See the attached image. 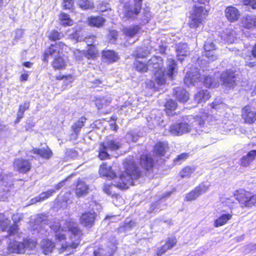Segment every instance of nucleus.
<instances>
[{
  "label": "nucleus",
  "instance_id": "09e8293b",
  "mask_svg": "<svg viewBox=\"0 0 256 256\" xmlns=\"http://www.w3.org/2000/svg\"><path fill=\"white\" fill-rule=\"evenodd\" d=\"M94 256H111L112 252L102 248H99L94 252Z\"/></svg>",
  "mask_w": 256,
  "mask_h": 256
},
{
  "label": "nucleus",
  "instance_id": "72a5a7b5",
  "mask_svg": "<svg viewBox=\"0 0 256 256\" xmlns=\"http://www.w3.org/2000/svg\"><path fill=\"white\" fill-rule=\"evenodd\" d=\"M62 55V54L54 58V60L52 63V66L54 69L59 70L65 67L66 65V62Z\"/></svg>",
  "mask_w": 256,
  "mask_h": 256
},
{
  "label": "nucleus",
  "instance_id": "f03ea898",
  "mask_svg": "<svg viewBox=\"0 0 256 256\" xmlns=\"http://www.w3.org/2000/svg\"><path fill=\"white\" fill-rule=\"evenodd\" d=\"M163 60L160 56H154L148 62L149 70L154 72V80L158 85L161 86L166 82L168 77L170 80L174 79L178 72V67L176 62L172 58H168L166 62V68L162 70Z\"/></svg>",
  "mask_w": 256,
  "mask_h": 256
},
{
  "label": "nucleus",
  "instance_id": "e433bc0d",
  "mask_svg": "<svg viewBox=\"0 0 256 256\" xmlns=\"http://www.w3.org/2000/svg\"><path fill=\"white\" fill-rule=\"evenodd\" d=\"M238 190H236V192L234 193V198H226L224 199L222 201V204L226 206H228L230 209H232L235 208L238 204V203L236 200H238H238L236 199V196H235V194L236 193Z\"/></svg>",
  "mask_w": 256,
  "mask_h": 256
},
{
  "label": "nucleus",
  "instance_id": "4468645a",
  "mask_svg": "<svg viewBox=\"0 0 256 256\" xmlns=\"http://www.w3.org/2000/svg\"><path fill=\"white\" fill-rule=\"evenodd\" d=\"M204 56L208 58L209 62H212L218 58L214 50L216 49L215 44L210 41H206L204 46Z\"/></svg>",
  "mask_w": 256,
  "mask_h": 256
},
{
  "label": "nucleus",
  "instance_id": "a19ab883",
  "mask_svg": "<svg viewBox=\"0 0 256 256\" xmlns=\"http://www.w3.org/2000/svg\"><path fill=\"white\" fill-rule=\"evenodd\" d=\"M195 171L194 168L186 166L179 173L180 176L182 178H188L192 176V174Z\"/></svg>",
  "mask_w": 256,
  "mask_h": 256
},
{
  "label": "nucleus",
  "instance_id": "a211bd4d",
  "mask_svg": "<svg viewBox=\"0 0 256 256\" xmlns=\"http://www.w3.org/2000/svg\"><path fill=\"white\" fill-rule=\"evenodd\" d=\"M14 166L20 172H26L31 168V164L28 160L18 159L14 162Z\"/></svg>",
  "mask_w": 256,
  "mask_h": 256
},
{
  "label": "nucleus",
  "instance_id": "2f4dec72",
  "mask_svg": "<svg viewBox=\"0 0 256 256\" xmlns=\"http://www.w3.org/2000/svg\"><path fill=\"white\" fill-rule=\"evenodd\" d=\"M192 2L194 3L192 10L196 7L202 8V10H206V14H208L210 10L208 0H192Z\"/></svg>",
  "mask_w": 256,
  "mask_h": 256
},
{
  "label": "nucleus",
  "instance_id": "79ce46f5",
  "mask_svg": "<svg viewBox=\"0 0 256 256\" xmlns=\"http://www.w3.org/2000/svg\"><path fill=\"white\" fill-rule=\"evenodd\" d=\"M140 28L138 26H134L126 28L123 30L126 36L133 38L138 32Z\"/></svg>",
  "mask_w": 256,
  "mask_h": 256
},
{
  "label": "nucleus",
  "instance_id": "0e129e2a",
  "mask_svg": "<svg viewBox=\"0 0 256 256\" xmlns=\"http://www.w3.org/2000/svg\"><path fill=\"white\" fill-rule=\"evenodd\" d=\"M222 103L220 98H216L211 104L210 106L212 108L216 109L218 108V106Z\"/></svg>",
  "mask_w": 256,
  "mask_h": 256
},
{
  "label": "nucleus",
  "instance_id": "864d4df0",
  "mask_svg": "<svg viewBox=\"0 0 256 256\" xmlns=\"http://www.w3.org/2000/svg\"><path fill=\"white\" fill-rule=\"evenodd\" d=\"M143 16L142 18V22L144 24H146L148 22L150 18L151 14L150 12V9L148 8H146L142 12Z\"/></svg>",
  "mask_w": 256,
  "mask_h": 256
},
{
  "label": "nucleus",
  "instance_id": "c9c22d12",
  "mask_svg": "<svg viewBox=\"0 0 256 256\" xmlns=\"http://www.w3.org/2000/svg\"><path fill=\"white\" fill-rule=\"evenodd\" d=\"M105 20L102 16H94L88 18L89 24L98 28L104 25Z\"/></svg>",
  "mask_w": 256,
  "mask_h": 256
},
{
  "label": "nucleus",
  "instance_id": "7c9ffc66",
  "mask_svg": "<svg viewBox=\"0 0 256 256\" xmlns=\"http://www.w3.org/2000/svg\"><path fill=\"white\" fill-rule=\"evenodd\" d=\"M201 80L202 79L200 78ZM203 82L206 86L208 88H215L218 86V78H212L210 76H206L203 78Z\"/></svg>",
  "mask_w": 256,
  "mask_h": 256
},
{
  "label": "nucleus",
  "instance_id": "680f3d73",
  "mask_svg": "<svg viewBox=\"0 0 256 256\" xmlns=\"http://www.w3.org/2000/svg\"><path fill=\"white\" fill-rule=\"evenodd\" d=\"M188 156V154L186 153H183L178 156L174 160V162H180L182 160H186Z\"/></svg>",
  "mask_w": 256,
  "mask_h": 256
},
{
  "label": "nucleus",
  "instance_id": "39448f33",
  "mask_svg": "<svg viewBox=\"0 0 256 256\" xmlns=\"http://www.w3.org/2000/svg\"><path fill=\"white\" fill-rule=\"evenodd\" d=\"M36 244V242L31 239L24 240L22 242L13 241L9 244L8 250L10 253L24 254L26 250H33Z\"/></svg>",
  "mask_w": 256,
  "mask_h": 256
},
{
  "label": "nucleus",
  "instance_id": "f3484780",
  "mask_svg": "<svg viewBox=\"0 0 256 256\" xmlns=\"http://www.w3.org/2000/svg\"><path fill=\"white\" fill-rule=\"evenodd\" d=\"M176 242L177 240L176 238L172 237L169 238L164 245L158 248L156 256H162V255L164 254L168 250L174 247Z\"/></svg>",
  "mask_w": 256,
  "mask_h": 256
},
{
  "label": "nucleus",
  "instance_id": "ea45409f",
  "mask_svg": "<svg viewBox=\"0 0 256 256\" xmlns=\"http://www.w3.org/2000/svg\"><path fill=\"white\" fill-rule=\"evenodd\" d=\"M60 18L62 26H70L73 24L72 20L70 18L69 15L66 14L61 13L60 16Z\"/></svg>",
  "mask_w": 256,
  "mask_h": 256
},
{
  "label": "nucleus",
  "instance_id": "e2e57ef3",
  "mask_svg": "<svg viewBox=\"0 0 256 256\" xmlns=\"http://www.w3.org/2000/svg\"><path fill=\"white\" fill-rule=\"evenodd\" d=\"M246 5H250L252 8L256 9V0H244Z\"/></svg>",
  "mask_w": 256,
  "mask_h": 256
},
{
  "label": "nucleus",
  "instance_id": "338daca9",
  "mask_svg": "<svg viewBox=\"0 0 256 256\" xmlns=\"http://www.w3.org/2000/svg\"><path fill=\"white\" fill-rule=\"evenodd\" d=\"M84 54V52L80 51L78 50H76L74 52V55L76 58L78 60H80Z\"/></svg>",
  "mask_w": 256,
  "mask_h": 256
},
{
  "label": "nucleus",
  "instance_id": "473e14b6",
  "mask_svg": "<svg viewBox=\"0 0 256 256\" xmlns=\"http://www.w3.org/2000/svg\"><path fill=\"white\" fill-rule=\"evenodd\" d=\"M154 114H152L149 119H148V126L150 128H152L156 126L160 125V122H163L160 114H159V116L155 117L154 116Z\"/></svg>",
  "mask_w": 256,
  "mask_h": 256
},
{
  "label": "nucleus",
  "instance_id": "9d476101",
  "mask_svg": "<svg viewBox=\"0 0 256 256\" xmlns=\"http://www.w3.org/2000/svg\"><path fill=\"white\" fill-rule=\"evenodd\" d=\"M236 74L233 71L227 70L223 72L220 80L222 82V85L226 89L233 88L236 85Z\"/></svg>",
  "mask_w": 256,
  "mask_h": 256
},
{
  "label": "nucleus",
  "instance_id": "603ef678",
  "mask_svg": "<svg viewBox=\"0 0 256 256\" xmlns=\"http://www.w3.org/2000/svg\"><path fill=\"white\" fill-rule=\"evenodd\" d=\"M176 106L177 103L172 100H168L165 104V108L167 110H174Z\"/></svg>",
  "mask_w": 256,
  "mask_h": 256
},
{
  "label": "nucleus",
  "instance_id": "f704fd0d",
  "mask_svg": "<svg viewBox=\"0 0 256 256\" xmlns=\"http://www.w3.org/2000/svg\"><path fill=\"white\" fill-rule=\"evenodd\" d=\"M168 148V146L167 142H159L155 146L154 151L158 154L164 156Z\"/></svg>",
  "mask_w": 256,
  "mask_h": 256
},
{
  "label": "nucleus",
  "instance_id": "de8ad7c7",
  "mask_svg": "<svg viewBox=\"0 0 256 256\" xmlns=\"http://www.w3.org/2000/svg\"><path fill=\"white\" fill-rule=\"evenodd\" d=\"M86 57L88 58H92L96 56L98 51L94 46H89L86 52L84 54Z\"/></svg>",
  "mask_w": 256,
  "mask_h": 256
},
{
  "label": "nucleus",
  "instance_id": "ddd939ff",
  "mask_svg": "<svg viewBox=\"0 0 256 256\" xmlns=\"http://www.w3.org/2000/svg\"><path fill=\"white\" fill-rule=\"evenodd\" d=\"M97 216L94 212H87L84 213L80 218V222L84 226L90 228L94 226Z\"/></svg>",
  "mask_w": 256,
  "mask_h": 256
},
{
  "label": "nucleus",
  "instance_id": "c756f323",
  "mask_svg": "<svg viewBox=\"0 0 256 256\" xmlns=\"http://www.w3.org/2000/svg\"><path fill=\"white\" fill-rule=\"evenodd\" d=\"M176 52L177 56H184L190 54V50L188 46L185 43H180L176 46Z\"/></svg>",
  "mask_w": 256,
  "mask_h": 256
},
{
  "label": "nucleus",
  "instance_id": "f257e3e1",
  "mask_svg": "<svg viewBox=\"0 0 256 256\" xmlns=\"http://www.w3.org/2000/svg\"><path fill=\"white\" fill-rule=\"evenodd\" d=\"M55 236V243L50 240H44L41 242L42 252L50 254L54 248L58 253L70 254L79 245L82 232L78 224L73 222L54 220L49 224Z\"/></svg>",
  "mask_w": 256,
  "mask_h": 256
},
{
  "label": "nucleus",
  "instance_id": "7ed1b4c3",
  "mask_svg": "<svg viewBox=\"0 0 256 256\" xmlns=\"http://www.w3.org/2000/svg\"><path fill=\"white\" fill-rule=\"evenodd\" d=\"M124 164L126 170L120 174V181L116 184L104 186V190L108 195H114L112 191L115 186L121 189L128 188L130 186L134 184L133 180L137 179L141 176L140 170L134 160L126 159Z\"/></svg>",
  "mask_w": 256,
  "mask_h": 256
},
{
  "label": "nucleus",
  "instance_id": "58836bf2",
  "mask_svg": "<svg viewBox=\"0 0 256 256\" xmlns=\"http://www.w3.org/2000/svg\"><path fill=\"white\" fill-rule=\"evenodd\" d=\"M77 4L82 10H87L94 8L93 2L90 0H78Z\"/></svg>",
  "mask_w": 256,
  "mask_h": 256
},
{
  "label": "nucleus",
  "instance_id": "6e6d98bb",
  "mask_svg": "<svg viewBox=\"0 0 256 256\" xmlns=\"http://www.w3.org/2000/svg\"><path fill=\"white\" fill-rule=\"evenodd\" d=\"M96 37L94 36H91L88 37H86L84 40L85 42L88 46H94V43L95 42Z\"/></svg>",
  "mask_w": 256,
  "mask_h": 256
},
{
  "label": "nucleus",
  "instance_id": "bf43d9fd",
  "mask_svg": "<svg viewBox=\"0 0 256 256\" xmlns=\"http://www.w3.org/2000/svg\"><path fill=\"white\" fill-rule=\"evenodd\" d=\"M18 230V226L16 224H14V225L11 226H9L8 228V232L10 234H14L17 232Z\"/></svg>",
  "mask_w": 256,
  "mask_h": 256
},
{
  "label": "nucleus",
  "instance_id": "412c9836",
  "mask_svg": "<svg viewBox=\"0 0 256 256\" xmlns=\"http://www.w3.org/2000/svg\"><path fill=\"white\" fill-rule=\"evenodd\" d=\"M256 156V150L250 151L240 160V164L242 166H248L251 164Z\"/></svg>",
  "mask_w": 256,
  "mask_h": 256
},
{
  "label": "nucleus",
  "instance_id": "052dcab7",
  "mask_svg": "<svg viewBox=\"0 0 256 256\" xmlns=\"http://www.w3.org/2000/svg\"><path fill=\"white\" fill-rule=\"evenodd\" d=\"M30 107V102H24V104H22L20 105L19 106V110L22 111L23 112H24L28 110Z\"/></svg>",
  "mask_w": 256,
  "mask_h": 256
},
{
  "label": "nucleus",
  "instance_id": "20e7f679",
  "mask_svg": "<svg viewBox=\"0 0 256 256\" xmlns=\"http://www.w3.org/2000/svg\"><path fill=\"white\" fill-rule=\"evenodd\" d=\"M200 118H194L192 116H186L180 122L172 124L170 127L169 132L174 136H178L184 134L189 132L197 124L202 126L204 124V121L200 120Z\"/></svg>",
  "mask_w": 256,
  "mask_h": 256
},
{
  "label": "nucleus",
  "instance_id": "c85d7f7f",
  "mask_svg": "<svg viewBox=\"0 0 256 256\" xmlns=\"http://www.w3.org/2000/svg\"><path fill=\"white\" fill-rule=\"evenodd\" d=\"M140 163L142 167L148 170L153 166V160L151 156L148 154H143L140 158Z\"/></svg>",
  "mask_w": 256,
  "mask_h": 256
},
{
  "label": "nucleus",
  "instance_id": "0eeeda50",
  "mask_svg": "<svg viewBox=\"0 0 256 256\" xmlns=\"http://www.w3.org/2000/svg\"><path fill=\"white\" fill-rule=\"evenodd\" d=\"M132 4L126 2L124 7V14L128 18H134L140 12L142 6V0H133Z\"/></svg>",
  "mask_w": 256,
  "mask_h": 256
},
{
  "label": "nucleus",
  "instance_id": "aec40b11",
  "mask_svg": "<svg viewBox=\"0 0 256 256\" xmlns=\"http://www.w3.org/2000/svg\"><path fill=\"white\" fill-rule=\"evenodd\" d=\"M100 174L102 176H106L108 179H112L116 177L115 172L112 170L110 166L103 163L99 170Z\"/></svg>",
  "mask_w": 256,
  "mask_h": 256
},
{
  "label": "nucleus",
  "instance_id": "b1692460",
  "mask_svg": "<svg viewBox=\"0 0 256 256\" xmlns=\"http://www.w3.org/2000/svg\"><path fill=\"white\" fill-rule=\"evenodd\" d=\"M88 186L83 181L79 180L78 182L76 188V194L78 197L86 195L88 192Z\"/></svg>",
  "mask_w": 256,
  "mask_h": 256
},
{
  "label": "nucleus",
  "instance_id": "5fc2aeb1",
  "mask_svg": "<svg viewBox=\"0 0 256 256\" xmlns=\"http://www.w3.org/2000/svg\"><path fill=\"white\" fill-rule=\"evenodd\" d=\"M102 146V148H100V152H99V154H98L99 158L101 160H104L106 158H109L110 156L107 152V151L108 150H107L106 148L104 149L103 148V146Z\"/></svg>",
  "mask_w": 256,
  "mask_h": 256
},
{
  "label": "nucleus",
  "instance_id": "4c0bfd02",
  "mask_svg": "<svg viewBox=\"0 0 256 256\" xmlns=\"http://www.w3.org/2000/svg\"><path fill=\"white\" fill-rule=\"evenodd\" d=\"M198 76H194L192 72H189L186 73L184 82L188 86H194L198 79Z\"/></svg>",
  "mask_w": 256,
  "mask_h": 256
},
{
  "label": "nucleus",
  "instance_id": "9b49d317",
  "mask_svg": "<svg viewBox=\"0 0 256 256\" xmlns=\"http://www.w3.org/2000/svg\"><path fill=\"white\" fill-rule=\"evenodd\" d=\"M242 116L246 123L254 122L256 120V109L252 106H245L242 109Z\"/></svg>",
  "mask_w": 256,
  "mask_h": 256
},
{
  "label": "nucleus",
  "instance_id": "13d9d810",
  "mask_svg": "<svg viewBox=\"0 0 256 256\" xmlns=\"http://www.w3.org/2000/svg\"><path fill=\"white\" fill-rule=\"evenodd\" d=\"M74 4L73 0H64L63 6L65 9H70Z\"/></svg>",
  "mask_w": 256,
  "mask_h": 256
},
{
  "label": "nucleus",
  "instance_id": "774afa93",
  "mask_svg": "<svg viewBox=\"0 0 256 256\" xmlns=\"http://www.w3.org/2000/svg\"><path fill=\"white\" fill-rule=\"evenodd\" d=\"M23 35V32L22 30H17L16 31V36L14 37V38L16 40H20V38H22Z\"/></svg>",
  "mask_w": 256,
  "mask_h": 256
},
{
  "label": "nucleus",
  "instance_id": "bb28decb",
  "mask_svg": "<svg viewBox=\"0 0 256 256\" xmlns=\"http://www.w3.org/2000/svg\"><path fill=\"white\" fill-rule=\"evenodd\" d=\"M232 214H223L214 221V226L215 228H218L226 224L232 218Z\"/></svg>",
  "mask_w": 256,
  "mask_h": 256
},
{
  "label": "nucleus",
  "instance_id": "393cba45",
  "mask_svg": "<svg viewBox=\"0 0 256 256\" xmlns=\"http://www.w3.org/2000/svg\"><path fill=\"white\" fill-rule=\"evenodd\" d=\"M210 97V92L206 90H200L194 96V100L197 103H202Z\"/></svg>",
  "mask_w": 256,
  "mask_h": 256
},
{
  "label": "nucleus",
  "instance_id": "49530a36",
  "mask_svg": "<svg viewBox=\"0 0 256 256\" xmlns=\"http://www.w3.org/2000/svg\"><path fill=\"white\" fill-rule=\"evenodd\" d=\"M10 221L8 218H4L2 214H0V228L2 230H6L8 228Z\"/></svg>",
  "mask_w": 256,
  "mask_h": 256
},
{
  "label": "nucleus",
  "instance_id": "423d86ee",
  "mask_svg": "<svg viewBox=\"0 0 256 256\" xmlns=\"http://www.w3.org/2000/svg\"><path fill=\"white\" fill-rule=\"evenodd\" d=\"M203 10L202 8L198 7L192 10L188 24L190 28H196L202 24L203 19L208 14H206V10Z\"/></svg>",
  "mask_w": 256,
  "mask_h": 256
},
{
  "label": "nucleus",
  "instance_id": "c03bdc74",
  "mask_svg": "<svg viewBox=\"0 0 256 256\" xmlns=\"http://www.w3.org/2000/svg\"><path fill=\"white\" fill-rule=\"evenodd\" d=\"M64 36V34L63 33L58 32L56 30H52L48 35V39L51 41L60 40Z\"/></svg>",
  "mask_w": 256,
  "mask_h": 256
},
{
  "label": "nucleus",
  "instance_id": "2eb2a0df",
  "mask_svg": "<svg viewBox=\"0 0 256 256\" xmlns=\"http://www.w3.org/2000/svg\"><path fill=\"white\" fill-rule=\"evenodd\" d=\"M224 14L228 20L230 22L237 21L240 16V12L238 9L232 6L226 8Z\"/></svg>",
  "mask_w": 256,
  "mask_h": 256
},
{
  "label": "nucleus",
  "instance_id": "dca6fc26",
  "mask_svg": "<svg viewBox=\"0 0 256 256\" xmlns=\"http://www.w3.org/2000/svg\"><path fill=\"white\" fill-rule=\"evenodd\" d=\"M241 24L243 28L248 30L256 28V16L248 14L242 16Z\"/></svg>",
  "mask_w": 256,
  "mask_h": 256
},
{
  "label": "nucleus",
  "instance_id": "a18cd8bd",
  "mask_svg": "<svg viewBox=\"0 0 256 256\" xmlns=\"http://www.w3.org/2000/svg\"><path fill=\"white\" fill-rule=\"evenodd\" d=\"M136 70L140 72H146L148 70H149L148 66V62L146 64L142 62L136 60L134 62Z\"/></svg>",
  "mask_w": 256,
  "mask_h": 256
},
{
  "label": "nucleus",
  "instance_id": "1a4fd4ad",
  "mask_svg": "<svg viewBox=\"0 0 256 256\" xmlns=\"http://www.w3.org/2000/svg\"><path fill=\"white\" fill-rule=\"evenodd\" d=\"M66 46L62 43L58 42L55 44H51L50 46L45 51L44 54L43 60L48 61L50 57L55 58L62 53V50Z\"/></svg>",
  "mask_w": 256,
  "mask_h": 256
},
{
  "label": "nucleus",
  "instance_id": "6e6552de",
  "mask_svg": "<svg viewBox=\"0 0 256 256\" xmlns=\"http://www.w3.org/2000/svg\"><path fill=\"white\" fill-rule=\"evenodd\" d=\"M210 186V184H207L204 182L201 183L199 186L196 187L193 190L186 194L184 200L190 202L196 200L200 195L206 192Z\"/></svg>",
  "mask_w": 256,
  "mask_h": 256
},
{
  "label": "nucleus",
  "instance_id": "69168bd1",
  "mask_svg": "<svg viewBox=\"0 0 256 256\" xmlns=\"http://www.w3.org/2000/svg\"><path fill=\"white\" fill-rule=\"evenodd\" d=\"M135 225V223L134 221L130 220V221H126L124 228L126 230H130L131 228L134 227Z\"/></svg>",
  "mask_w": 256,
  "mask_h": 256
},
{
  "label": "nucleus",
  "instance_id": "f8f14e48",
  "mask_svg": "<svg viewBox=\"0 0 256 256\" xmlns=\"http://www.w3.org/2000/svg\"><path fill=\"white\" fill-rule=\"evenodd\" d=\"M32 154L38 155L48 160L52 157L53 153L52 150L47 146L42 148H33L26 152V155L28 157L34 158V156Z\"/></svg>",
  "mask_w": 256,
  "mask_h": 256
},
{
  "label": "nucleus",
  "instance_id": "6ab92c4d",
  "mask_svg": "<svg viewBox=\"0 0 256 256\" xmlns=\"http://www.w3.org/2000/svg\"><path fill=\"white\" fill-rule=\"evenodd\" d=\"M222 39L228 44H232L236 40V34L234 30L227 28L224 31L221 36Z\"/></svg>",
  "mask_w": 256,
  "mask_h": 256
},
{
  "label": "nucleus",
  "instance_id": "4d7b16f0",
  "mask_svg": "<svg viewBox=\"0 0 256 256\" xmlns=\"http://www.w3.org/2000/svg\"><path fill=\"white\" fill-rule=\"evenodd\" d=\"M118 32L114 30H112L109 32V38L110 42L112 43L114 42L116 40L117 38Z\"/></svg>",
  "mask_w": 256,
  "mask_h": 256
},
{
  "label": "nucleus",
  "instance_id": "8fccbe9b",
  "mask_svg": "<svg viewBox=\"0 0 256 256\" xmlns=\"http://www.w3.org/2000/svg\"><path fill=\"white\" fill-rule=\"evenodd\" d=\"M138 136L134 132H130L126 135V139L128 142H136L138 140Z\"/></svg>",
  "mask_w": 256,
  "mask_h": 256
},
{
  "label": "nucleus",
  "instance_id": "4be33fe9",
  "mask_svg": "<svg viewBox=\"0 0 256 256\" xmlns=\"http://www.w3.org/2000/svg\"><path fill=\"white\" fill-rule=\"evenodd\" d=\"M101 146H103V148L107 150H116L120 148V144L116 140L108 138Z\"/></svg>",
  "mask_w": 256,
  "mask_h": 256
},
{
  "label": "nucleus",
  "instance_id": "37998d69",
  "mask_svg": "<svg viewBox=\"0 0 256 256\" xmlns=\"http://www.w3.org/2000/svg\"><path fill=\"white\" fill-rule=\"evenodd\" d=\"M86 121V118L84 117H81L76 123H74L72 128L74 130V132L78 134L80 132V129L84 126V124Z\"/></svg>",
  "mask_w": 256,
  "mask_h": 256
},
{
  "label": "nucleus",
  "instance_id": "a878e982",
  "mask_svg": "<svg viewBox=\"0 0 256 256\" xmlns=\"http://www.w3.org/2000/svg\"><path fill=\"white\" fill-rule=\"evenodd\" d=\"M56 192L54 190H49L46 192H42L39 196L32 199L30 202V204H34L37 202H42L51 196Z\"/></svg>",
  "mask_w": 256,
  "mask_h": 256
},
{
  "label": "nucleus",
  "instance_id": "5701e85b",
  "mask_svg": "<svg viewBox=\"0 0 256 256\" xmlns=\"http://www.w3.org/2000/svg\"><path fill=\"white\" fill-rule=\"evenodd\" d=\"M174 95L177 100L181 102H185L189 98V95L186 90L181 88H176L174 89Z\"/></svg>",
  "mask_w": 256,
  "mask_h": 256
},
{
  "label": "nucleus",
  "instance_id": "3c124183",
  "mask_svg": "<svg viewBox=\"0 0 256 256\" xmlns=\"http://www.w3.org/2000/svg\"><path fill=\"white\" fill-rule=\"evenodd\" d=\"M256 58H254L252 56H246L245 57L246 64L250 68L256 66Z\"/></svg>",
  "mask_w": 256,
  "mask_h": 256
},
{
  "label": "nucleus",
  "instance_id": "cd10ccee",
  "mask_svg": "<svg viewBox=\"0 0 256 256\" xmlns=\"http://www.w3.org/2000/svg\"><path fill=\"white\" fill-rule=\"evenodd\" d=\"M102 58L106 62L111 63L118 60L119 57L113 50H104L102 52Z\"/></svg>",
  "mask_w": 256,
  "mask_h": 256
}]
</instances>
